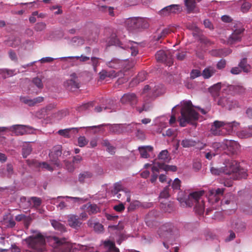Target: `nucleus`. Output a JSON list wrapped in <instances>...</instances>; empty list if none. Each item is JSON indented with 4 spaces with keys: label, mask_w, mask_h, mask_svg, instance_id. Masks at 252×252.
Returning a JSON list of instances; mask_svg holds the SVG:
<instances>
[{
    "label": "nucleus",
    "mask_w": 252,
    "mask_h": 252,
    "mask_svg": "<svg viewBox=\"0 0 252 252\" xmlns=\"http://www.w3.org/2000/svg\"><path fill=\"white\" fill-rule=\"evenodd\" d=\"M203 154H204L205 158L209 160L212 159L213 157L217 155V153H215L211 151L205 152Z\"/></svg>",
    "instance_id": "62"
},
{
    "label": "nucleus",
    "mask_w": 252,
    "mask_h": 252,
    "mask_svg": "<svg viewBox=\"0 0 252 252\" xmlns=\"http://www.w3.org/2000/svg\"><path fill=\"white\" fill-rule=\"evenodd\" d=\"M122 23L126 28L127 30L133 32L137 30L136 28V17L129 18L123 20Z\"/></svg>",
    "instance_id": "23"
},
{
    "label": "nucleus",
    "mask_w": 252,
    "mask_h": 252,
    "mask_svg": "<svg viewBox=\"0 0 252 252\" xmlns=\"http://www.w3.org/2000/svg\"><path fill=\"white\" fill-rule=\"evenodd\" d=\"M51 224L53 227L56 230H59L61 232H63L65 231V228L64 226L59 221L56 220H51Z\"/></svg>",
    "instance_id": "45"
},
{
    "label": "nucleus",
    "mask_w": 252,
    "mask_h": 252,
    "mask_svg": "<svg viewBox=\"0 0 252 252\" xmlns=\"http://www.w3.org/2000/svg\"><path fill=\"white\" fill-rule=\"evenodd\" d=\"M239 163L235 160H228L225 164V166L220 168L212 167L210 171L212 174L219 175L223 173L230 176L233 180L246 178L247 176L246 170L239 168Z\"/></svg>",
    "instance_id": "1"
},
{
    "label": "nucleus",
    "mask_w": 252,
    "mask_h": 252,
    "mask_svg": "<svg viewBox=\"0 0 252 252\" xmlns=\"http://www.w3.org/2000/svg\"><path fill=\"white\" fill-rule=\"evenodd\" d=\"M121 102L123 104H129L132 107H135L136 110L140 113L143 111H147L150 107L149 104H147L146 99H144V102L142 106L137 107L136 105L138 102V98L136 95L134 93H126L124 94L121 97Z\"/></svg>",
    "instance_id": "8"
},
{
    "label": "nucleus",
    "mask_w": 252,
    "mask_h": 252,
    "mask_svg": "<svg viewBox=\"0 0 252 252\" xmlns=\"http://www.w3.org/2000/svg\"><path fill=\"white\" fill-rule=\"evenodd\" d=\"M155 126L158 127V132H161V131L167 126L168 123V118L164 116H161L156 118L155 121Z\"/></svg>",
    "instance_id": "22"
},
{
    "label": "nucleus",
    "mask_w": 252,
    "mask_h": 252,
    "mask_svg": "<svg viewBox=\"0 0 252 252\" xmlns=\"http://www.w3.org/2000/svg\"><path fill=\"white\" fill-rule=\"evenodd\" d=\"M87 200V198L84 197L59 196L56 199H52L51 203L56 205L57 207L60 210L69 209L85 202Z\"/></svg>",
    "instance_id": "5"
},
{
    "label": "nucleus",
    "mask_w": 252,
    "mask_h": 252,
    "mask_svg": "<svg viewBox=\"0 0 252 252\" xmlns=\"http://www.w3.org/2000/svg\"><path fill=\"white\" fill-rule=\"evenodd\" d=\"M221 87V84L220 83H218L213 86H212L210 88V92L214 95H218L219 94V92L220 90Z\"/></svg>",
    "instance_id": "50"
},
{
    "label": "nucleus",
    "mask_w": 252,
    "mask_h": 252,
    "mask_svg": "<svg viewBox=\"0 0 252 252\" xmlns=\"http://www.w3.org/2000/svg\"><path fill=\"white\" fill-rule=\"evenodd\" d=\"M224 142L223 143L220 142H215L212 144V148L214 149L215 153L218 154L219 151L224 148Z\"/></svg>",
    "instance_id": "51"
},
{
    "label": "nucleus",
    "mask_w": 252,
    "mask_h": 252,
    "mask_svg": "<svg viewBox=\"0 0 252 252\" xmlns=\"http://www.w3.org/2000/svg\"><path fill=\"white\" fill-rule=\"evenodd\" d=\"M32 151V146L29 142H25L22 148V155L24 158H26Z\"/></svg>",
    "instance_id": "37"
},
{
    "label": "nucleus",
    "mask_w": 252,
    "mask_h": 252,
    "mask_svg": "<svg viewBox=\"0 0 252 252\" xmlns=\"http://www.w3.org/2000/svg\"><path fill=\"white\" fill-rule=\"evenodd\" d=\"M102 145L106 147L107 151L111 154L115 153V148L112 146L108 140H103L102 141Z\"/></svg>",
    "instance_id": "47"
},
{
    "label": "nucleus",
    "mask_w": 252,
    "mask_h": 252,
    "mask_svg": "<svg viewBox=\"0 0 252 252\" xmlns=\"http://www.w3.org/2000/svg\"><path fill=\"white\" fill-rule=\"evenodd\" d=\"M123 126V131L125 132H131L133 130L137 131V136L139 138L142 139L144 138V134L141 130H140V127H141V124L139 123H131L129 124H122Z\"/></svg>",
    "instance_id": "16"
},
{
    "label": "nucleus",
    "mask_w": 252,
    "mask_h": 252,
    "mask_svg": "<svg viewBox=\"0 0 252 252\" xmlns=\"http://www.w3.org/2000/svg\"><path fill=\"white\" fill-rule=\"evenodd\" d=\"M21 101L28 105L31 106L39 103L43 101V97L42 96H38L33 99H31L26 97H22L20 98Z\"/></svg>",
    "instance_id": "26"
},
{
    "label": "nucleus",
    "mask_w": 252,
    "mask_h": 252,
    "mask_svg": "<svg viewBox=\"0 0 252 252\" xmlns=\"http://www.w3.org/2000/svg\"><path fill=\"white\" fill-rule=\"evenodd\" d=\"M28 202L32 207H37L40 205L41 201L39 198L32 197L29 199Z\"/></svg>",
    "instance_id": "44"
},
{
    "label": "nucleus",
    "mask_w": 252,
    "mask_h": 252,
    "mask_svg": "<svg viewBox=\"0 0 252 252\" xmlns=\"http://www.w3.org/2000/svg\"><path fill=\"white\" fill-rule=\"evenodd\" d=\"M10 132L12 133V135H22L33 133L34 129L30 126L16 125L10 126Z\"/></svg>",
    "instance_id": "13"
},
{
    "label": "nucleus",
    "mask_w": 252,
    "mask_h": 252,
    "mask_svg": "<svg viewBox=\"0 0 252 252\" xmlns=\"http://www.w3.org/2000/svg\"><path fill=\"white\" fill-rule=\"evenodd\" d=\"M109 126V131L111 133H120L123 132L122 124H117L113 125H110L109 124H102L97 126H92L80 127L79 128H84L86 129H93L96 127L99 128L100 127L104 126Z\"/></svg>",
    "instance_id": "18"
},
{
    "label": "nucleus",
    "mask_w": 252,
    "mask_h": 252,
    "mask_svg": "<svg viewBox=\"0 0 252 252\" xmlns=\"http://www.w3.org/2000/svg\"><path fill=\"white\" fill-rule=\"evenodd\" d=\"M172 52L169 50H159L156 54V58L158 62L166 63L170 66L173 63Z\"/></svg>",
    "instance_id": "12"
},
{
    "label": "nucleus",
    "mask_w": 252,
    "mask_h": 252,
    "mask_svg": "<svg viewBox=\"0 0 252 252\" xmlns=\"http://www.w3.org/2000/svg\"><path fill=\"white\" fill-rule=\"evenodd\" d=\"M230 90H232L234 93H242L245 91V88L241 83H237L233 85H231L229 87Z\"/></svg>",
    "instance_id": "38"
},
{
    "label": "nucleus",
    "mask_w": 252,
    "mask_h": 252,
    "mask_svg": "<svg viewBox=\"0 0 252 252\" xmlns=\"http://www.w3.org/2000/svg\"><path fill=\"white\" fill-rule=\"evenodd\" d=\"M118 44L122 48L126 49L130 52L131 55L132 56H135L138 53V45L136 42L131 41L125 42L118 40Z\"/></svg>",
    "instance_id": "14"
},
{
    "label": "nucleus",
    "mask_w": 252,
    "mask_h": 252,
    "mask_svg": "<svg viewBox=\"0 0 252 252\" xmlns=\"http://www.w3.org/2000/svg\"><path fill=\"white\" fill-rule=\"evenodd\" d=\"M179 105H177L174 107H173L172 109V115L171 116V118L169 120H168V123L170 124V125H172L173 124H174L176 122V119L175 116V113L174 109L176 107L179 106Z\"/></svg>",
    "instance_id": "61"
},
{
    "label": "nucleus",
    "mask_w": 252,
    "mask_h": 252,
    "mask_svg": "<svg viewBox=\"0 0 252 252\" xmlns=\"http://www.w3.org/2000/svg\"><path fill=\"white\" fill-rule=\"evenodd\" d=\"M136 28L137 30L147 29L149 27V20L146 18L136 17Z\"/></svg>",
    "instance_id": "27"
},
{
    "label": "nucleus",
    "mask_w": 252,
    "mask_h": 252,
    "mask_svg": "<svg viewBox=\"0 0 252 252\" xmlns=\"http://www.w3.org/2000/svg\"><path fill=\"white\" fill-rule=\"evenodd\" d=\"M224 192V189L219 188L217 189H210L208 194V199L209 203L212 204L213 209H217L215 203H218L220 200V197L222 196Z\"/></svg>",
    "instance_id": "15"
},
{
    "label": "nucleus",
    "mask_w": 252,
    "mask_h": 252,
    "mask_svg": "<svg viewBox=\"0 0 252 252\" xmlns=\"http://www.w3.org/2000/svg\"><path fill=\"white\" fill-rule=\"evenodd\" d=\"M244 31V29L243 28L236 29L228 38L227 41L228 43L232 44L240 41Z\"/></svg>",
    "instance_id": "21"
},
{
    "label": "nucleus",
    "mask_w": 252,
    "mask_h": 252,
    "mask_svg": "<svg viewBox=\"0 0 252 252\" xmlns=\"http://www.w3.org/2000/svg\"><path fill=\"white\" fill-rule=\"evenodd\" d=\"M239 66L245 72H249L250 70V66L247 64V59H243L239 63Z\"/></svg>",
    "instance_id": "48"
},
{
    "label": "nucleus",
    "mask_w": 252,
    "mask_h": 252,
    "mask_svg": "<svg viewBox=\"0 0 252 252\" xmlns=\"http://www.w3.org/2000/svg\"><path fill=\"white\" fill-rule=\"evenodd\" d=\"M201 74V72L198 69H193L190 73V77L192 78H195Z\"/></svg>",
    "instance_id": "64"
},
{
    "label": "nucleus",
    "mask_w": 252,
    "mask_h": 252,
    "mask_svg": "<svg viewBox=\"0 0 252 252\" xmlns=\"http://www.w3.org/2000/svg\"><path fill=\"white\" fill-rule=\"evenodd\" d=\"M68 222L70 227L75 229L80 227L82 224L78 216L74 215H70L68 216Z\"/></svg>",
    "instance_id": "25"
},
{
    "label": "nucleus",
    "mask_w": 252,
    "mask_h": 252,
    "mask_svg": "<svg viewBox=\"0 0 252 252\" xmlns=\"http://www.w3.org/2000/svg\"><path fill=\"white\" fill-rule=\"evenodd\" d=\"M54 240L56 243V248L53 252H74L73 249L75 245L68 243L64 239H60L57 237H54Z\"/></svg>",
    "instance_id": "10"
},
{
    "label": "nucleus",
    "mask_w": 252,
    "mask_h": 252,
    "mask_svg": "<svg viewBox=\"0 0 252 252\" xmlns=\"http://www.w3.org/2000/svg\"><path fill=\"white\" fill-rule=\"evenodd\" d=\"M252 4L250 2L245 1L241 6V11L244 13L247 12L249 10Z\"/></svg>",
    "instance_id": "58"
},
{
    "label": "nucleus",
    "mask_w": 252,
    "mask_h": 252,
    "mask_svg": "<svg viewBox=\"0 0 252 252\" xmlns=\"http://www.w3.org/2000/svg\"><path fill=\"white\" fill-rule=\"evenodd\" d=\"M216 69L214 66H209L204 68L201 73L204 79L211 78L216 73Z\"/></svg>",
    "instance_id": "28"
},
{
    "label": "nucleus",
    "mask_w": 252,
    "mask_h": 252,
    "mask_svg": "<svg viewBox=\"0 0 252 252\" xmlns=\"http://www.w3.org/2000/svg\"><path fill=\"white\" fill-rule=\"evenodd\" d=\"M88 141L85 136H80L78 138V146L80 147H84L88 143Z\"/></svg>",
    "instance_id": "57"
},
{
    "label": "nucleus",
    "mask_w": 252,
    "mask_h": 252,
    "mask_svg": "<svg viewBox=\"0 0 252 252\" xmlns=\"http://www.w3.org/2000/svg\"><path fill=\"white\" fill-rule=\"evenodd\" d=\"M93 174L89 171H84L79 175L78 180L81 183L89 182L91 181Z\"/></svg>",
    "instance_id": "30"
},
{
    "label": "nucleus",
    "mask_w": 252,
    "mask_h": 252,
    "mask_svg": "<svg viewBox=\"0 0 252 252\" xmlns=\"http://www.w3.org/2000/svg\"><path fill=\"white\" fill-rule=\"evenodd\" d=\"M67 58L72 59L74 60H79V61L81 62H85L90 60V58L89 57L82 55L80 56L68 57Z\"/></svg>",
    "instance_id": "55"
},
{
    "label": "nucleus",
    "mask_w": 252,
    "mask_h": 252,
    "mask_svg": "<svg viewBox=\"0 0 252 252\" xmlns=\"http://www.w3.org/2000/svg\"><path fill=\"white\" fill-rule=\"evenodd\" d=\"M147 78V73L145 71H142L137 75L136 78L132 80V83H139L140 82L144 81Z\"/></svg>",
    "instance_id": "46"
},
{
    "label": "nucleus",
    "mask_w": 252,
    "mask_h": 252,
    "mask_svg": "<svg viewBox=\"0 0 252 252\" xmlns=\"http://www.w3.org/2000/svg\"><path fill=\"white\" fill-rule=\"evenodd\" d=\"M152 171H157L159 172L160 171L163 170L165 171H176L177 167L174 165H168L163 163L155 162L154 165L152 168Z\"/></svg>",
    "instance_id": "19"
},
{
    "label": "nucleus",
    "mask_w": 252,
    "mask_h": 252,
    "mask_svg": "<svg viewBox=\"0 0 252 252\" xmlns=\"http://www.w3.org/2000/svg\"><path fill=\"white\" fill-rule=\"evenodd\" d=\"M33 83L38 88H41L43 86L41 80L39 78H34L32 80Z\"/></svg>",
    "instance_id": "63"
},
{
    "label": "nucleus",
    "mask_w": 252,
    "mask_h": 252,
    "mask_svg": "<svg viewBox=\"0 0 252 252\" xmlns=\"http://www.w3.org/2000/svg\"><path fill=\"white\" fill-rule=\"evenodd\" d=\"M168 151L166 150H162L158 155V158L164 161L168 160Z\"/></svg>",
    "instance_id": "54"
},
{
    "label": "nucleus",
    "mask_w": 252,
    "mask_h": 252,
    "mask_svg": "<svg viewBox=\"0 0 252 252\" xmlns=\"http://www.w3.org/2000/svg\"><path fill=\"white\" fill-rule=\"evenodd\" d=\"M30 252H43L46 250L45 239L40 233L30 236L24 240Z\"/></svg>",
    "instance_id": "7"
},
{
    "label": "nucleus",
    "mask_w": 252,
    "mask_h": 252,
    "mask_svg": "<svg viewBox=\"0 0 252 252\" xmlns=\"http://www.w3.org/2000/svg\"><path fill=\"white\" fill-rule=\"evenodd\" d=\"M181 116L178 118L181 126H185L191 121L199 120V115L193 109L192 102L189 100H184L180 103Z\"/></svg>",
    "instance_id": "3"
},
{
    "label": "nucleus",
    "mask_w": 252,
    "mask_h": 252,
    "mask_svg": "<svg viewBox=\"0 0 252 252\" xmlns=\"http://www.w3.org/2000/svg\"><path fill=\"white\" fill-rule=\"evenodd\" d=\"M64 86L68 90H72L73 89H77L79 88L78 84L76 82L74 77L70 79L66 80L64 83Z\"/></svg>",
    "instance_id": "36"
},
{
    "label": "nucleus",
    "mask_w": 252,
    "mask_h": 252,
    "mask_svg": "<svg viewBox=\"0 0 252 252\" xmlns=\"http://www.w3.org/2000/svg\"><path fill=\"white\" fill-rule=\"evenodd\" d=\"M169 188L168 187H166L164 188L163 190L160 192L159 195L160 199L161 198H167L169 197Z\"/></svg>",
    "instance_id": "60"
},
{
    "label": "nucleus",
    "mask_w": 252,
    "mask_h": 252,
    "mask_svg": "<svg viewBox=\"0 0 252 252\" xmlns=\"http://www.w3.org/2000/svg\"><path fill=\"white\" fill-rule=\"evenodd\" d=\"M204 193L203 190L192 192L188 195V198L182 197L183 193L180 192L178 196V200L181 205L183 207H191L195 205V212L199 215L203 214L205 209L204 200L202 199V195Z\"/></svg>",
    "instance_id": "2"
},
{
    "label": "nucleus",
    "mask_w": 252,
    "mask_h": 252,
    "mask_svg": "<svg viewBox=\"0 0 252 252\" xmlns=\"http://www.w3.org/2000/svg\"><path fill=\"white\" fill-rule=\"evenodd\" d=\"M140 205V202L137 200H134L132 201L129 206L128 207V210L129 211H132L136 209Z\"/></svg>",
    "instance_id": "56"
},
{
    "label": "nucleus",
    "mask_w": 252,
    "mask_h": 252,
    "mask_svg": "<svg viewBox=\"0 0 252 252\" xmlns=\"http://www.w3.org/2000/svg\"><path fill=\"white\" fill-rule=\"evenodd\" d=\"M83 208L90 215L96 213L99 211V208L96 205L91 203H87L84 205Z\"/></svg>",
    "instance_id": "34"
},
{
    "label": "nucleus",
    "mask_w": 252,
    "mask_h": 252,
    "mask_svg": "<svg viewBox=\"0 0 252 252\" xmlns=\"http://www.w3.org/2000/svg\"><path fill=\"white\" fill-rule=\"evenodd\" d=\"M182 10V7L179 4H171L162 8L159 11V14L162 16H166L172 14H177Z\"/></svg>",
    "instance_id": "17"
},
{
    "label": "nucleus",
    "mask_w": 252,
    "mask_h": 252,
    "mask_svg": "<svg viewBox=\"0 0 252 252\" xmlns=\"http://www.w3.org/2000/svg\"><path fill=\"white\" fill-rule=\"evenodd\" d=\"M114 195H116L118 198H121V196H124L126 198V201L130 202V192L128 190L123 189L121 182L116 183L114 184L113 189L112 190Z\"/></svg>",
    "instance_id": "11"
},
{
    "label": "nucleus",
    "mask_w": 252,
    "mask_h": 252,
    "mask_svg": "<svg viewBox=\"0 0 252 252\" xmlns=\"http://www.w3.org/2000/svg\"><path fill=\"white\" fill-rule=\"evenodd\" d=\"M72 130H75L76 132H78V128H66L64 129H61L58 131V133L63 136L65 137H69V132Z\"/></svg>",
    "instance_id": "52"
},
{
    "label": "nucleus",
    "mask_w": 252,
    "mask_h": 252,
    "mask_svg": "<svg viewBox=\"0 0 252 252\" xmlns=\"http://www.w3.org/2000/svg\"><path fill=\"white\" fill-rule=\"evenodd\" d=\"M153 148L151 146H142L139 147V151L141 157L142 158H147L149 157L148 152H152Z\"/></svg>",
    "instance_id": "32"
},
{
    "label": "nucleus",
    "mask_w": 252,
    "mask_h": 252,
    "mask_svg": "<svg viewBox=\"0 0 252 252\" xmlns=\"http://www.w3.org/2000/svg\"><path fill=\"white\" fill-rule=\"evenodd\" d=\"M237 136L240 138H248L252 136V133L249 130L243 129L236 132Z\"/></svg>",
    "instance_id": "39"
},
{
    "label": "nucleus",
    "mask_w": 252,
    "mask_h": 252,
    "mask_svg": "<svg viewBox=\"0 0 252 252\" xmlns=\"http://www.w3.org/2000/svg\"><path fill=\"white\" fill-rule=\"evenodd\" d=\"M174 32V27L173 26H169L167 28L164 29L158 35V39H159L162 37H165L169 33Z\"/></svg>",
    "instance_id": "40"
},
{
    "label": "nucleus",
    "mask_w": 252,
    "mask_h": 252,
    "mask_svg": "<svg viewBox=\"0 0 252 252\" xmlns=\"http://www.w3.org/2000/svg\"><path fill=\"white\" fill-rule=\"evenodd\" d=\"M19 72V71L16 69H0V75H1L3 78L12 76Z\"/></svg>",
    "instance_id": "33"
},
{
    "label": "nucleus",
    "mask_w": 252,
    "mask_h": 252,
    "mask_svg": "<svg viewBox=\"0 0 252 252\" xmlns=\"http://www.w3.org/2000/svg\"><path fill=\"white\" fill-rule=\"evenodd\" d=\"M181 187V181L178 178H176L172 184V188L174 190H179Z\"/></svg>",
    "instance_id": "59"
},
{
    "label": "nucleus",
    "mask_w": 252,
    "mask_h": 252,
    "mask_svg": "<svg viewBox=\"0 0 252 252\" xmlns=\"http://www.w3.org/2000/svg\"><path fill=\"white\" fill-rule=\"evenodd\" d=\"M224 142L225 146L232 153L236 152L240 149V145L236 141L225 139Z\"/></svg>",
    "instance_id": "24"
},
{
    "label": "nucleus",
    "mask_w": 252,
    "mask_h": 252,
    "mask_svg": "<svg viewBox=\"0 0 252 252\" xmlns=\"http://www.w3.org/2000/svg\"><path fill=\"white\" fill-rule=\"evenodd\" d=\"M240 123L236 121L227 122L215 121L211 127V132L214 135L231 134L238 129Z\"/></svg>",
    "instance_id": "4"
},
{
    "label": "nucleus",
    "mask_w": 252,
    "mask_h": 252,
    "mask_svg": "<svg viewBox=\"0 0 252 252\" xmlns=\"http://www.w3.org/2000/svg\"><path fill=\"white\" fill-rule=\"evenodd\" d=\"M231 227L234 229L235 231L240 232L244 230L245 228V225L243 222L238 221L235 222V223H232Z\"/></svg>",
    "instance_id": "42"
},
{
    "label": "nucleus",
    "mask_w": 252,
    "mask_h": 252,
    "mask_svg": "<svg viewBox=\"0 0 252 252\" xmlns=\"http://www.w3.org/2000/svg\"><path fill=\"white\" fill-rule=\"evenodd\" d=\"M87 223L89 227L94 228V230L96 232H101L103 230V226L101 223L94 222L93 220H89Z\"/></svg>",
    "instance_id": "31"
},
{
    "label": "nucleus",
    "mask_w": 252,
    "mask_h": 252,
    "mask_svg": "<svg viewBox=\"0 0 252 252\" xmlns=\"http://www.w3.org/2000/svg\"><path fill=\"white\" fill-rule=\"evenodd\" d=\"M114 7L111 6H107L105 5H99L98 10L99 11L102 12H108L110 16H114Z\"/></svg>",
    "instance_id": "43"
},
{
    "label": "nucleus",
    "mask_w": 252,
    "mask_h": 252,
    "mask_svg": "<svg viewBox=\"0 0 252 252\" xmlns=\"http://www.w3.org/2000/svg\"><path fill=\"white\" fill-rule=\"evenodd\" d=\"M196 142L191 138L184 137L181 140V146L185 148H189L196 145Z\"/></svg>",
    "instance_id": "29"
},
{
    "label": "nucleus",
    "mask_w": 252,
    "mask_h": 252,
    "mask_svg": "<svg viewBox=\"0 0 252 252\" xmlns=\"http://www.w3.org/2000/svg\"><path fill=\"white\" fill-rule=\"evenodd\" d=\"M127 61L126 60H120L118 59L114 58L110 62L107 63L108 66L111 68L115 69H119L121 68L128 69L132 66L133 65H130L129 67H126L125 65Z\"/></svg>",
    "instance_id": "20"
},
{
    "label": "nucleus",
    "mask_w": 252,
    "mask_h": 252,
    "mask_svg": "<svg viewBox=\"0 0 252 252\" xmlns=\"http://www.w3.org/2000/svg\"><path fill=\"white\" fill-rule=\"evenodd\" d=\"M173 228V225L171 223H166L162 225L159 228V235L160 237L162 236V231L170 232L172 231Z\"/></svg>",
    "instance_id": "41"
},
{
    "label": "nucleus",
    "mask_w": 252,
    "mask_h": 252,
    "mask_svg": "<svg viewBox=\"0 0 252 252\" xmlns=\"http://www.w3.org/2000/svg\"><path fill=\"white\" fill-rule=\"evenodd\" d=\"M103 246L107 250L108 252H120L113 242L109 240L105 241L103 242Z\"/></svg>",
    "instance_id": "35"
},
{
    "label": "nucleus",
    "mask_w": 252,
    "mask_h": 252,
    "mask_svg": "<svg viewBox=\"0 0 252 252\" xmlns=\"http://www.w3.org/2000/svg\"><path fill=\"white\" fill-rule=\"evenodd\" d=\"M94 105V102H89L87 103H85L84 104H82L81 105L78 106L77 107V110L79 112H83L87 110L90 109L91 108H92Z\"/></svg>",
    "instance_id": "49"
},
{
    "label": "nucleus",
    "mask_w": 252,
    "mask_h": 252,
    "mask_svg": "<svg viewBox=\"0 0 252 252\" xmlns=\"http://www.w3.org/2000/svg\"><path fill=\"white\" fill-rule=\"evenodd\" d=\"M165 92V88L163 85L150 82L144 86L141 93V95L147 101L163 94Z\"/></svg>",
    "instance_id": "6"
},
{
    "label": "nucleus",
    "mask_w": 252,
    "mask_h": 252,
    "mask_svg": "<svg viewBox=\"0 0 252 252\" xmlns=\"http://www.w3.org/2000/svg\"><path fill=\"white\" fill-rule=\"evenodd\" d=\"M161 208L166 212H170L173 209V204L168 202L163 203L161 202Z\"/></svg>",
    "instance_id": "53"
},
{
    "label": "nucleus",
    "mask_w": 252,
    "mask_h": 252,
    "mask_svg": "<svg viewBox=\"0 0 252 252\" xmlns=\"http://www.w3.org/2000/svg\"><path fill=\"white\" fill-rule=\"evenodd\" d=\"M49 157L50 158L51 163L48 164L46 162H39L36 160H33L31 163H29L31 166L38 167L39 169H45L50 171L54 170V167L52 165H56L57 167L60 166L59 162L57 157H54V154L52 152L49 154Z\"/></svg>",
    "instance_id": "9"
}]
</instances>
